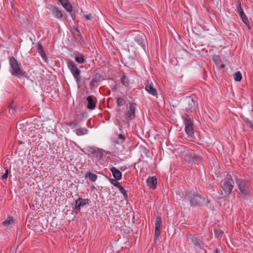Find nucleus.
I'll list each match as a JSON object with an SVG mask.
<instances>
[{
  "label": "nucleus",
  "instance_id": "obj_1",
  "mask_svg": "<svg viewBox=\"0 0 253 253\" xmlns=\"http://www.w3.org/2000/svg\"><path fill=\"white\" fill-rule=\"evenodd\" d=\"M187 200L192 207L201 206L207 205L209 201L197 192H189L186 194Z\"/></svg>",
  "mask_w": 253,
  "mask_h": 253
},
{
  "label": "nucleus",
  "instance_id": "obj_2",
  "mask_svg": "<svg viewBox=\"0 0 253 253\" xmlns=\"http://www.w3.org/2000/svg\"><path fill=\"white\" fill-rule=\"evenodd\" d=\"M9 64L12 69L10 71L12 76L17 77L19 78H28L26 72L21 69L17 60L14 57H11L10 58Z\"/></svg>",
  "mask_w": 253,
  "mask_h": 253
},
{
  "label": "nucleus",
  "instance_id": "obj_3",
  "mask_svg": "<svg viewBox=\"0 0 253 253\" xmlns=\"http://www.w3.org/2000/svg\"><path fill=\"white\" fill-rule=\"evenodd\" d=\"M183 124L185 126V131L188 137L191 138H194V121L187 114L181 115Z\"/></svg>",
  "mask_w": 253,
  "mask_h": 253
},
{
  "label": "nucleus",
  "instance_id": "obj_4",
  "mask_svg": "<svg viewBox=\"0 0 253 253\" xmlns=\"http://www.w3.org/2000/svg\"><path fill=\"white\" fill-rule=\"evenodd\" d=\"M235 180L237 186L240 191L242 197L245 200L250 198L249 182L244 179H239L237 176H235Z\"/></svg>",
  "mask_w": 253,
  "mask_h": 253
},
{
  "label": "nucleus",
  "instance_id": "obj_5",
  "mask_svg": "<svg viewBox=\"0 0 253 253\" xmlns=\"http://www.w3.org/2000/svg\"><path fill=\"white\" fill-rule=\"evenodd\" d=\"M234 186V182L230 175L226 176L221 182V187L224 191V197H228Z\"/></svg>",
  "mask_w": 253,
  "mask_h": 253
},
{
  "label": "nucleus",
  "instance_id": "obj_6",
  "mask_svg": "<svg viewBox=\"0 0 253 253\" xmlns=\"http://www.w3.org/2000/svg\"><path fill=\"white\" fill-rule=\"evenodd\" d=\"M87 156L90 158L96 159L100 160L103 159L104 150L95 146H90L86 148Z\"/></svg>",
  "mask_w": 253,
  "mask_h": 253
},
{
  "label": "nucleus",
  "instance_id": "obj_7",
  "mask_svg": "<svg viewBox=\"0 0 253 253\" xmlns=\"http://www.w3.org/2000/svg\"><path fill=\"white\" fill-rule=\"evenodd\" d=\"M136 109V104L135 103H130L129 107L126 109L124 114V117L125 121L129 126V122L135 118V111Z\"/></svg>",
  "mask_w": 253,
  "mask_h": 253
},
{
  "label": "nucleus",
  "instance_id": "obj_8",
  "mask_svg": "<svg viewBox=\"0 0 253 253\" xmlns=\"http://www.w3.org/2000/svg\"><path fill=\"white\" fill-rule=\"evenodd\" d=\"M67 66L79 86L81 82V71L72 61L68 62Z\"/></svg>",
  "mask_w": 253,
  "mask_h": 253
},
{
  "label": "nucleus",
  "instance_id": "obj_9",
  "mask_svg": "<svg viewBox=\"0 0 253 253\" xmlns=\"http://www.w3.org/2000/svg\"><path fill=\"white\" fill-rule=\"evenodd\" d=\"M187 238L191 240L195 249L205 250L204 244L203 242L201 237L198 234L192 235L189 234L187 235Z\"/></svg>",
  "mask_w": 253,
  "mask_h": 253
},
{
  "label": "nucleus",
  "instance_id": "obj_10",
  "mask_svg": "<svg viewBox=\"0 0 253 253\" xmlns=\"http://www.w3.org/2000/svg\"><path fill=\"white\" fill-rule=\"evenodd\" d=\"M155 225V229L154 241L156 243L159 240L162 230V219L160 216L156 217Z\"/></svg>",
  "mask_w": 253,
  "mask_h": 253
},
{
  "label": "nucleus",
  "instance_id": "obj_11",
  "mask_svg": "<svg viewBox=\"0 0 253 253\" xmlns=\"http://www.w3.org/2000/svg\"><path fill=\"white\" fill-rule=\"evenodd\" d=\"M184 107L185 111L188 113L192 112V109L195 105V102L191 96H187L184 100Z\"/></svg>",
  "mask_w": 253,
  "mask_h": 253
},
{
  "label": "nucleus",
  "instance_id": "obj_12",
  "mask_svg": "<svg viewBox=\"0 0 253 253\" xmlns=\"http://www.w3.org/2000/svg\"><path fill=\"white\" fill-rule=\"evenodd\" d=\"M89 200L88 199H83L79 197L75 201V207L73 208L75 213H78L81 210V208L88 204Z\"/></svg>",
  "mask_w": 253,
  "mask_h": 253
},
{
  "label": "nucleus",
  "instance_id": "obj_13",
  "mask_svg": "<svg viewBox=\"0 0 253 253\" xmlns=\"http://www.w3.org/2000/svg\"><path fill=\"white\" fill-rule=\"evenodd\" d=\"M146 37L143 33H137L134 35V42L144 50L145 49Z\"/></svg>",
  "mask_w": 253,
  "mask_h": 253
},
{
  "label": "nucleus",
  "instance_id": "obj_14",
  "mask_svg": "<svg viewBox=\"0 0 253 253\" xmlns=\"http://www.w3.org/2000/svg\"><path fill=\"white\" fill-rule=\"evenodd\" d=\"M48 8L51 11L53 16L58 19H61L63 17V14L62 11L56 6L50 5L49 6Z\"/></svg>",
  "mask_w": 253,
  "mask_h": 253
},
{
  "label": "nucleus",
  "instance_id": "obj_15",
  "mask_svg": "<svg viewBox=\"0 0 253 253\" xmlns=\"http://www.w3.org/2000/svg\"><path fill=\"white\" fill-rule=\"evenodd\" d=\"M86 100L88 103L87 108L90 110L94 109L96 107L97 101L96 98L93 96H88L87 97Z\"/></svg>",
  "mask_w": 253,
  "mask_h": 253
},
{
  "label": "nucleus",
  "instance_id": "obj_16",
  "mask_svg": "<svg viewBox=\"0 0 253 253\" xmlns=\"http://www.w3.org/2000/svg\"><path fill=\"white\" fill-rule=\"evenodd\" d=\"M145 89L147 92L154 96L157 97L158 92L156 89L154 87L152 83L148 84L145 87Z\"/></svg>",
  "mask_w": 253,
  "mask_h": 253
},
{
  "label": "nucleus",
  "instance_id": "obj_17",
  "mask_svg": "<svg viewBox=\"0 0 253 253\" xmlns=\"http://www.w3.org/2000/svg\"><path fill=\"white\" fill-rule=\"evenodd\" d=\"M110 170L112 173L114 178L116 180H119L121 179L122 177V173L119 169H117L115 167H112L109 168Z\"/></svg>",
  "mask_w": 253,
  "mask_h": 253
},
{
  "label": "nucleus",
  "instance_id": "obj_18",
  "mask_svg": "<svg viewBox=\"0 0 253 253\" xmlns=\"http://www.w3.org/2000/svg\"><path fill=\"white\" fill-rule=\"evenodd\" d=\"M147 185L151 188L154 189L156 188L157 179L155 176L149 177L146 181Z\"/></svg>",
  "mask_w": 253,
  "mask_h": 253
},
{
  "label": "nucleus",
  "instance_id": "obj_19",
  "mask_svg": "<svg viewBox=\"0 0 253 253\" xmlns=\"http://www.w3.org/2000/svg\"><path fill=\"white\" fill-rule=\"evenodd\" d=\"M194 152L192 150H187L183 152V159L188 163H191L192 157H193Z\"/></svg>",
  "mask_w": 253,
  "mask_h": 253
},
{
  "label": "nucleus",
  "instance_id": "obj_20",
  "mask_svg": "<svg viewBox=\"0 0 253 253\" xmlns=\"http://www.w3.org/2000/svg\"><path fill=\"white\" fill-rule=\"evenodd\" d=\"M62 5V6L69 12L72 11V6L68 0H57Z\"/></svg>",
  "mask_w": 253,
  "mask_h": 253
},
{
  "label": "nucleus",
  "instance_id": "obj_21",
  "mask_svg": "<svg viewBox=\"0 0 253 253\" xmlns=\"http://www.w3.org/2000/svg\"><path fill=\"white\" fill-rule=\"evenodd\" d=\"M37 52L40 54L41 56L44 60L46 61L47 60L46 54L45 53L43 47L41 43H38Z\"/></svg>",
  "mask_w": 253,
  "mask_h": 253
},
{
  "label": "nucleus",
  "instance_id": "obj_22",
  "mask_svg": "<svg viewBox=\"0 0 253 253\" xmlns=\"http://www.w3.org/2000/svg\"><path fill=\"white\" fill-rule=\"evenodd\" d=\"M85 178H88L91 182H94L97 178V176L95 174H94L90 171L87 172L84 175Z\"/></svg>",
  "mask_w": 253,
  "mask_h": 253
},
{
  "label": "nucleus",
  "instance_id": "obj_23",
  "mask_svg": "<svg viewBox=\"0 0 253 253\" xmlns=\"http://www.w3.org/2000/svg\"><path fill=\"white\" fill-rule=\"evenodd\" d=\"M76 134L78 136L83 135L87 134L88 129L85 127H80L74 130Z\"/></svg>",
  "mask_w": 253,
  "mask_h": 253
},
{
  "label": "nucleus",
  "instance_id": "obj_24",
  "mask_svg": "<svg viewBox=\"0 0 253 253\" xmlns=\"http://www.w3.org/2000/svg\"><path fill=\"white\" fill-rule=\"evenodd\" d=\"M242 21H243V22L247 26L249 29H251V27L250 26V22H249V21L248 20V18L247 17V16H246V15L245 14L244 12H242V13H241L240 14H239Z\"/></svg>",
  "mask_w": 253,
  "mask_h": 253
},
{
  "label": "nucleus",
  "instance_id": "obj_25",
  "mask_svg": "<svg viewBox=\"0 0 253 253\" xmlns=\"http://www.w3.org/2000/svg\"><path fill=\"white\" fill-rule=\"evenodd\" d=\"M75 60L79 64H83L85 62L84 55L80 53L75 55Z\"/></svg>",
  "mask_w": 253,
  "mask_h": 253
},
{
  "label": "nucleus",
  "instance_id": "obj_26",
  "mask_svg": "<svg viewBox=\"0 0 253 253\" xmlns=\"http://www.w3.org/2000/svg\"><path fill=\"white\" fill-rule=\"evenodd\" d=\"M126 139V138L125 134L121 133L118 135L116 143L118 144H122L125 142Z\"/></svg>",
  "mask_w": 253,
  "mask_h": 253
},
{
  "label": "nucleus",
  "instance_id": "obj_27",
  "mask_svg": "<svg viewBox=\"0 0 253 253\" xmlns=\"http://www.w3.org/2000/svg\"><path fill=\"white\" fill-rule=\"evenodd\" d=\"M13 222V218L12 216H9L4 221L2 222V224L4 226H8L11 224Z\"/></svg>",
  "mask_w": 253,
  "mask_h": 253
},
{
  "label": "nucleus",
  "instance_id": "obj_28",
  "mask_svg": "<svg viewBox=\"0 0 253 253\" xmlns=\"http://www.w3.org/2000/svg\"><path fill=\"white\" fill-rule=\"evenodd\" d=\"M118 189L120 190V191L121 192V193L123 194L125 200L126 201H127L128 200V195H127V192L126 191V190L121 185L118 188Z\"/></svg>",
  "mask_w": 253,
  "mask_h": 253
},
{
  "label": "nucleus",
  "instance_id": "obj_29",
  "mask_svg": "<svg viewBox=\"0 0 253 253\" xmlns=\"http://www.w3.org/2000/svg\"><path fill=\"white\" fill-rule=\"evenodd\" d=\"M202 160V158L196 154L195 152L193 154V157H192V160L191 161V163H199Z\"/></svg>",
  "mask_w": 253,
  "mask_h": 253
},
{
  "label": "nucleus",
  "instance_id": "obj_30",
  "mask_svg": "<svg viewBox=\"0 0 253 253\" xmlns=\"http://www.w3.org/2000/svg\"><path fill=\"white\" fill-rule=\"evenodd\" d=\"M129 79L125 75H123L122 77L121 78V83L123 85L126 86H127L129 84Z\"/></svg>",
  "mask_w": 253,
  "mask_h": 253
},
{
  "label": "nucleus",
  "instance_id": "obj_31",
  "mask_svg": "<svg viewBox=\"0 0 253 253\" xmlns=\"http://www.w3.org/2000/svg\"><path fill=\"white\" fill-rule=\"evenodd\" d=\"M234 79L236 82H240L242 79V76L240 71H238L234 75Z\"/></svg>",
  "mask_w": 253,
  "mask_h": 253
},
{
  "label": "nucleus",
  "instance_id": "obj_32",
  "mask_svg": "<svg viewBox=\"0 0 253 253\" xmlns=\"http://www.w3.org/2000/svg\"><path fill=\"white\" fill-rule=\"evenodd\" d=\"M212 59L217 66H219V64L221 62V59L219 55H213L212 58Z\"/></svg>",
  "mask_w": 253,
  "mask_h": 253
},
{
  "label": "nucleus",
  "instance_id": "obj_33",
  "mask_svg": "<svg viewBox=\"0 0 253 253\" xmlns=\"http://www.w3.org/2000/svg\"><path fill=\"white\" fill-rule=\"evenodd\" d=\"M125 101L122 97H118L117 99V104L119 107H121L125 105Z\"/></svg>",
  "mask_w": 253,
  "mask_h": 253
},
{
  "label": "nucleus",
  "instance_id": "obj_34",
  "mask_svg": "<svg viewBox=\"0 0 253 253\" xmlns=\"http://www.w3.org/2000/svg\"><path fill=\"white\" fill-rule=\"evenodd\" d=\"M118 180H116L115 178H110L109 181L114 186L117 187L118 188L121 186L120 182H119Z\"/></svg>",
  "mask_w": 253,
  "mask_h": 253
},
{
  "label": "nucleus",
  "instance_id": "obj_35",
  "mask_svg": "<svg viewBox=\"0 0 253 253\" xmlns=\"http://www.w3.org/2000/svg\"><path fill=\"white\" fill-rule=\"evenodd\" d=\"M236 11L238 13V14L244 12V11L242 8V6H241V2L239 0H238V4H237Z\"/></svg>",
  "mask_w": 253,
  "mask_h": 253
},
{
  "label": "nucleus",
  "instance_id": "obj_36",
  "mask_svg": "<svg viewBox=\"0 0 253 253\" xmlns=\"http://www.w3.org/2000/svg\"><path fill=\"white\" fill-rule=\"evenodd\" d=\"M214 233L215 237L217 238H219L222 234V231L220 230L214 229Z\"/></svg>",
  "mask_w": 253,
  "mask_h": 253
},
{
  "label": "nucleus",
  "instance_id": "obj_37",
  "mask_svg": "<svg viewBox=\"0 0 253 253\" xmlns=\"http://www.w3.org/2000/svg\"><path fill=\"white\" fill-rule=\"evenodd\" d=\"M4 169H5V173L3 174H2V175L1 176V178L3 180L6 179L7 178L8 174L9 173L8 169L7 167L5 168Z\"/></svg>",
  "mask_w": 253,
  "mask_h": 253
},
{
  "label": "nucleus",
  "instance_id": "obj_38",
  "mask_svg": "<svg viewBox=\"0 0 253 253\" xmlns=\"http://www.w3.org/2000/svg\"><path fill=\"white\" fill-rule=\"evenodd\" d=\"M141 151L142 153L145 155L146 157H149L148 154L149 153V150L147 149L146 147H143L141 148Z\"/></svg>",
  "mask_w": 253,
  "mask_h": 253
},
{
  "label": "nucleus",
  "instance_id": "obj_39",
  "mask_svg": "<svg viewBox=\"0 0 253 253\" xmlns=\"http://www.w3.org/2000/svg\"><path fill=\"white\" fill-rule=\"evenodd\" d=\"M100 76L99 74H96L95 75V76H94V77L92 79V80L93 81V82H95V83H98L99 82V79H100Z\"/></svg>",
  "mask_w": 253,
  "mask_h": 253
},
{
  "label": "nucleus",
  "instance_id": "obj_40",
  "mask_svg": "<svg viewBox=\"0 0 253 253\" xmlns=\"http://www.w3.org/2000/svg\"><path fill=\"white\" fill-rule=\"evenodd\" d=\"M67 125L70 127L71 128H74V127H75L77 126V124L74 122H70V123H68L67 124Z\"/></svg>",
  "mask_w": 253,
  "mask_h": 253
},
{
  "label": "nucleus",
  "instance_id": "obj_41",
  "mask_svg": "<svg viewBox=\"0 0 253 253\" xmlns=\"http://www.w3.org/2000/svg\"><path fill=\"white\" fill-rule=\"evenodd\" d=\"M14 103L13 101H12L9 105L8 106V108L9 109V110H11L12 111V113H13V111H14Z\"/></svg>",
  "mask_w": 253,
  "mask_h": 253
},
{
  "label": "nucleus",
  "instance_id": "obj_42",
  "mask_svg": "<svg viewBox=\"0 0 253 253\" xmlns=\"http://www.w3.org/2000/svg\"><path fill=\"white\" fill-rule=\"evenodd\" d=\"M84 17H85L86 20H90L92 18V16L91 14H87V15H84Z\"/></svg>",
  "mask_w": 253,
  "mask_h": 253
},
{
  "label": "nucleus",
  "instance_id": "obj_43",
  "mask_svg": "<svg viewBox=\"0 0 253 253\" xmlns=\"http://www.w3.org/2000/svg\"><path fill=\"white\" fill-rule=\"evenodd\" d=\"M89 86H90L91 88H93L95 86V83L93 82V81L92 80L89 83Z\"/></svg>",
  "mask_w": 253,
  "mask_h": 253
},
{
  "label": "nucleus",
  "instance_id": "obj_44",
  "mask_svg": "<svg viewBox=\"0 0 253 253\" xmlns=\"http://www.w3.org/2000/svg\"><path fill=\"white\" fill-rule=\"evenodd\" d=\"M76 32L77 33V35L79 37V38H82V34L80 32V31H79V30L77 28L76 29Z\"/></svg>",
  "mask_w": 253,
  "mask_h": 253
},
{
  "label": "nucleus",
  "instance_id": "obj_45",
  "mask_svg": "<svg viewBox=\"0 0 253 253\" xmlns=\"http://www.w3.org/2000/svg\"><path fill=\"white\" fill-rule=\"evenodd\" d=\"M218 67H219L220 68H223L225 67V65L224 64H219V66H218Z\"/></svg>",
  "mask_w": 253,
  "mask_h": 253
},
{
  "label": "nucleus",
  "instance_id": "obj_46",
  "mask_svg": "<svg viewBox=\"0 0 253 253\" xmlns=\"http://www.w3.org/2000/svg\"><path fill=\"white\" fill-rule=\"evenodd\" d=\"M220 252V250L218 249H216V250H215V252L216 253H219V252Z\"/></svg>",
  "mask_w": 253,
  "mask_h": 253
},
{
  "label": "nucleus",
  "instance_id": "obj_47",
  "mask_svg": "<svg viewBox=\"0 0 253 253\" xmlns=\"http://www.w3.org/2000/svg\"><path fill=\"white\" fill-rule=\"evenodd\" d=\"M72 18L73 20L75 19V15H72Z\"/></svg>",
  "mask_w": 253,
  "mask_h": 253
},
{
  "label": "nucleus",
  "instance_id": "obj_48",
  "mask_svg": "<svg viewBox=\"0 0 253 253\" xmlns=\"http://www.w3.org/2000/svg\"><path fill=\"white\" fill-rule=\"evenodd\" d=\"M125 169H124V168H121V170H125Z\"/></svg>",
  "mask_w": 253,
  "mask_h": 253
}]
</instances>
